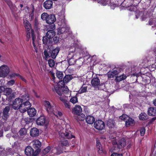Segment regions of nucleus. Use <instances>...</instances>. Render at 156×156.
Here are the masks:
<instances>
[{
    "instance_id": "27",
    "label": "nucleus",
    "mask_w": 156,
    "mask_h": 156,
    "mask_svg": "<svg viewBox=\"0 0 156 156\" xmlns=\"http://www.w3.org/2000/svg\"><path fill=\"white\" fill-rule=\"evenodd\" d=\"M86 122L89 124H92L95 121L94 117L91 115H88L86 119Z\"/></svg>"
},
{
    "instance_id": "14",
    "label": "nucleus",
    "mask_w": 156,
    "mask_h": 156,
    "mask_svg": "<svg viewBox=\"0 0 156 156\" xmlns=\"http://www.w3.org/2000/svg\"><path fill=\"white\" fill-rule=\"evenodd\" d=\"M31 34L32 41V44L34 46V49L35 52L36 53H37L39 51V48L37 44L36 43L35 41L36 37V36L34 35L33 32H31Z\"/></svg>"
},
{
    "instance_id": "59",
    "label": "nucleus",
    "mask_w": 156,
    "mask_h": 156,
    "mask_svg": "<svg viewBox=\"0 0 156 156\" xmlns=\"http://www.w3.org/2000/svg\"><path fill=\"white\" fill-rule=\"evenodd\" d=\"M96 146H101V144L99 140H96Z\"/></svg>"
},
{
    "instance_id": "39",
    "label": "nucleus",
    "mask_w": 156,
    "mask_h": 156,
    "mask_svg": "<svg viewBox=\"0 0 156 156\" xmlns=\"http://www.w3.org/2000/svg\"><path fill=\"white\" fill-rule=\"evenodd\" d=\"M4 94L5 95H7L10 94L12 92V90L10 88H6L4 89Z\"/></svg>"
},
{
    "instance_id": "57",
    "label": "nucleus",
    "mask_w": 156,
    "mask_h": 156,
    "mask_svg": "<svg viewBox=\"0 0 156 156\" xmlns=\"http://www.w3.org/2000/svg\"><path fill=\"white\" fill-rule=\"evenodd\" d=\"M111 156H122V154L113 153L111 155Z\"/></svg>"
},
{
    "instance_id": "41",
    "label": "nucleus",
    "mask_w": 156,
    "mask_h": 156,
    "mask_svg": "<svg viewBox=\"0 0 156 156\" xmlns=\"http://www.w3.org/2000/svg\"><path fill=\"white\" fill-rule=\"evenodd\" d=\"M126 76L123 74L121 76L116 77L115 80L116 81L119 82L125 79L126 78Z\"/></svg>"
},
{
    "instance_id": "11",
    "label": "nucleus",
    "mask_w": 156,
    "mask_h": 156,
    "mask_svg": "<svg viewBox=\"0 0 156 156\" xmlns=\"http://www.w3.org/2000/svg\"><path fill=\"white\" fill-rule=\"evenodd\" d=\"M72 113L75 115H79L82 112L81 107L79 105H76L73 108Z\"/></svg>"
},
{
    "instance_id": "30",
    "label": "nucleus",
    "mask_w": 156,
    "mask_h": 156,
    "mask_svg": "<svg viewBox=\"0 0 156 156\" xmlns=\"http://www.w3.org/2000/svg\"><path fill=\"white\" fill-rule=\"evenodd\" d=\"M87 86L86 84H83L79 91V93L82 94L87 91Z\"/></svg>"
},
{
    "instance_id": "49",
    "label": "nucleus",
    "mask_w": 156,
    "mask_h": 156,
    "mask_svg": "<svg viewBox=\"0 0 156 156\" xmlns=\"http://www.w3.org/2000/svg\"><path fill=\"white\" fill-rule=\"evenodd\" d=\"M111 2V0H104L103 2H101V3L103 5H105L107 4L110 3Z\"/></svg>"
},
{
    "instance_id": "55",
    "label": "nucleus",
    "mask_w": 156,
    "mask_h": 156,
    "mask_svg": "<svg viewBox=\"0 0 156 156\" xmlns=\"http://www.w3.org/2000/svg\"><path fill=\"white\" fill-rule=\"evenodd\" d=\"M155 22L154 20L153 19H150L149 21V24L150 25H152Z\"/></svg>"
},
{
    "instance_id": "36",
    "label": "nucleus",
    "mask_w": 156,
    "mask_h": 156,
    "mask_svg": "<svg viewBox=\"0 0 156 156\" xmlns=\"http://www.w3.org/2000/svg\"><path fill=\"white\" fill-rule=\"evenodd\" d=\"M66 27L59 28L57 29V34H60L63 33L66 31Z\"/></svg>"
},
{
    "instance_id": "28",
    "label": "nucleus",
    "mask_w": 156,
    "mask_h": 156,
    "mask_svg": "<svg viewBox=\"0 0 156 156\" xmlns=\"http://www.w3.org/2000/svg\"><path fill=\"white\" fill-rule=\"evenodd\" d=\"M55 34V33L53 30H49L47 32L46 36H47L48 38L51 39L53 38Z\"/></svg>"
},
{
    "instance_id": "31",
    "label": "nucleus",
    "mask_w": 156,
    "mask_h": 156,
    "mask_svg": "<svg viewBox=\"0 0 156 156\" xmlns=\"http://www.w3.org/2000/svg\"><path fill=\"white\" fill-rule=\"evenodd\" d=\"M23 23L25 27V29L28 30V31H29V30L31 28L30 24L29 21L26 19L23 20Z\"/></svg>"
},
{
    "instance_id": "19",
    "label": "nucleus",
    "mask_w": 156,
    "mask_h": 156,
    "mask_svg": "<svg viewBox=\"0 0 156 156\" xmlns=\"http://www.w3.org/2000/svg\"><path fill=\"white\" fill-rule=\"evenodd\" d=\"M63 150L61 147L58 145L57 147H55L54 148H51V152L52 153L57 154H59L62 153Z\"/></svg>"
},
{
    "instance_id": "1",
    "label": "nucleus",
    "mask_w": 156,
    "mask_h": 156,
    "mask_svg": "<svg viewBox=\"0 0 156 156\" xmlns=\"http://www.w3.org/2000/svg\"><path fill=\"white\" fill-rule=\"evenodd\" d=\"M59 134L60 137V139L61 141L62 146L59 145L61 147V148L63 149V146H67L69 145V143L67 140L64 141V139H70L72 138H74V136H73L71 133V132L67 130L65 132H59Z\"/></svg>"
},
{
    "instance_id": "47",
    "label": "nucleus",
    "mask_w": 156,
    "mask_h": 156,
    "mask_svg": "<svg viewBox=\"0 0 156 156\" xmlns=\"http://www.w3.org/2000/svg\"><path fill=\"white\" fill-rule=\"evenodd\" d=\"M107 75L109 78H114L115 76V74H113L112 71L108 72L107 73Z\"/></svg>"
},
{
    "instance_id": "53",
    "label": "nucleus",
    "mask_w": 156,
    "mask_h": 156,
    "mask_svg": "<svg viewBox=\"0 0 156 156\" xmlns=\"http://www.w3.org/2000/svg\"><path fill=\"white\" fill-rule=\"evenodd\" d=\"M19 74L18 73H13L10 75V76L11 78H14L16 76H18Z\"/></svg>"
},
{
    "instance_id": "62",
    "label": "nucleus",
    "mask_w": 156,
    "mask_h": 156,
    "mask_svg": "<svg viewBox=\"0 0 156 156\" xmlns=\"http://www.w3.org/2000/svg\"><path fill=\"white\" fill-rule=\"evenodd\" d=\"M12 137L15 139H17L18 138V135L17 134L14 135L12 136Z\"/></svg>"
},
{
    "instance_id": "61",
    "label": "nucleus",
    "mask_w": 156,
    "mask_h": 156,
    "mask_svg": "<svg viewBox=\"0 0 156 156\" xmlns=\"http://www.w3.org/2000/svg\"><path fill=\"white\" fill-rule=\"evenodd\" d=\"M112 144L113 145H114V146H117V144H118V143H117V142H116V141L114 140L112 141Z\"/></svg>"
},
{
    "instance_id": "17",
    "label": "nucleus",
    "mask_w": 156,
    "mask_h": 156,
    "mask_svg": "<svg viewBox=\"0 0 156 156\" xmlns=\"http://www.w3.org/2000/svg\"><path fill=\"white\" fill-rule=\"evenodd\" d=\"M33 146V147L36 149V150H38L40 152L39 148L41 146V143L38 140H34L32 141Z\"/></svg>"
},
{
    "instance_id": "13",
    "label": "nucleus",
    "mask_w": 156,
    "mask_h": 156,
    "mask_svg": "<svg viewBox=\"0 0 156 156\" xmlns=\"http://www.w3.org/2000/svg\"><path fill=\"white\" fill-rule=\"evenodd\" d=\"M74 57V54L72 52L70 53L68 56V58L69 59H68V62L70 65H73L75 63V60Z\"/></svg>"
},
{
    "instance_id": "7",
    "label": "nucleus",
    "mask_w": 156,
    "mask_h": 156,
    "mask_svg": "<svg viewBox=\"0 0 156 156\" xmlns=\"http://www.w3.org/2000/svg\"><path fill=\"white\" fill-rule=\"evenodd\" d=\"M44 105L45 109L48 114L53 113L55 115H57L55 114L53 112V106L51 105L49 101L46 100L44 101Z\"/></svg>"
},
{
    "instance_id": "54",
    "label": "nucleus",
    "mask_w": 156,
    "mask_h": 156,
    "mask_svg": "<svg viewBox=\"0 0 156 156\" xmlns=\"http://www.w3.org/2000/svg\"><path fill=\"white\" fill-rule=\"evenodd\" d=\"M97 148L98 149V152L99 153H101L102 151V148L101 146H97Z\"/></svg>"
},
{
    "instance_id": "12",
    "label": "nucleus",
    "mask_w": 156,
    "mask_h": 156,
    "mask_svg": "<svg viewBox=\"0 0 156 156\" xmlns=\"http://www.w3.org/2000/svg\"><path fill=\"white\" fill-rule=\"evenodd\" d=\"M92 86L95 88H97L100 85V80L98 77L93 78L91 81Z\"/></svg>"
},
{
    "instance_id": "51",
    "label": "nucleus",
    "mask_w": 156,
    "mask_h": 156,
    "mask_svg": "<svg viewBox=\"0 0 156 156\" xmlns=\"http://www.w3.org/2000/svg\"><path fill=\"white\" fill-rule=\"evenodd\" d=\"M15 82V80H12L8 81L7 84L9 85L12 86L14 84Z\"/></svg>"
},
{
    "instance_id": "6",
    "label": "nucleus",
    "mask_w": 156,
    "mask_h": 156,
    "mask_svg": "<svg viewBox=\"0 0 156 156\" xmlns=\"http://www.w3.org/2000/svg\"><path fill=\"white\" fill-rule=\"evenodd\" d=\"M36 123L38 125L47 126L48 124V122L44 116L41 115L37 119Z\"/></svg>"
},
{
    "instance_id": "29",
    "label": "nucleus",
    "mask_w": 156,
    "mask_h": 156,
    "mask_svg": "<svg viewBox=\"0 0 156 156\" xmlns=\"http://www.w3.org/2000/svg\"><path fill=\"white\" fill-rule=\"evenodd\" d=\"M85 115L81 113L79 115H77L75 119L77 121H83L85 119Z\"/></svg>"
},
{
    "instance_id": "34",
    "label": "nucleus",
    "mask_w": 156,
    "mask_h": 156,
    "mask_svg": "<svg viewBox=\"0 0 156 156\" xmlns=\"http://www.w3.org/2000/svg\"><path fill=\"white\" fill-rule=\"evenodd\" d=\"M42 41L43 43L46 45H48V44H49L51 42L50 38H48L46 36L43 37Z\"/></svg>"
},
{
    "instance_id": "50",
    "label": "nucleus",
    "mask_w": 156,
    "mask_h": 156,
    "mask_svg": "<svg viewBox=\"0 0 156 156\" xmlns=\"http://www.w3.org/2000/svg\"><path fill=\"white\" fill-rule=\"evenodd\" d=\"M145 132V129L144 128L142 127L140 129V134L141 136H143L144 135Z\"/></svg>"
},
{
    "instance_id": "38",
    "label": "nucleus",
    "mask_w": 156,
    "mask_h": 156,
    "mask_svg": "<svg viewBox=\"0 0 156 156\" xmlns=\"http://www.w3.org/2000/svg\"><path fill=\"white\" fill-rule=\"evenodd\" d=\"M21 99L22 102L28 101L29 100V96L28 94H25L21 96Z\"/></svg>"
},
{
    "instance_id": "8",
    "label": "nucleus",
    "mask_w": 156,
    "mask_h": 156,
    "mask_svg": "<svg viewBox=\"0 0 156 156\" xmlns=\"http://www.w3.org/2000/svg\"><path fill=\"white\" fill-rule=\"evenodd\" d=\"M10 110L9 106H6L3 109L1 122H4L6 121L9 115V112Z\"/></svg>"
},
{
    "instance_id": "20",
    "label": "nucleus",
    "mask_w": 156,
    "mask_h": 156,
    "mask_svg": "<svg viewBox=\"0 0 156 156\" xmlns=\"http://www.w3.org/2000/svg\"><path fill=\"white\" fill-rule=\"evenodd\" d=\"M125 123L126 126L128 127L134 125L135 123V122L133 119L129 117L127 120L125 121Z\"/></svg>"
},
{
    "instance_id": "58",
    "label": "nucleus",
    "mask_w": 156,
    "mask_h": 156,
    "mask_svg": "<svg viewBox=\"0 0 156 156\" xmlns=\"http://www.w3.org/2000/svg\"><path fill=\"white\" fill-rule=\"evenodd\" d=\"M51 25L50 26V27L51 29H54L55 28V25L54 24H51Z\"/></svg>"
},
{
    "instance_id": "16",
    "label": "nucleus",
    "mask_w": 156,
    "mask_h": 156,
    "mask_svg": "<svg viewBox=\"0 0 156 156\" xmlns=\"http://www.w3.org/2000/svg\"><path fill=\"white\" fill-rule=\"evenodd\" d=\"M53 2L51 0H48L44 3V7L47 9H51L52 7Z\"/></svg>"
},
{
    "instance_id": "25",
    "label": "nucleus",
    "mask_w": 156,
    "mask_h": 156,
    "mask_svg": "<svg viewBox=\"0 0 156 156\" xmlns=\"http://www.w3.org/2000/svg\"><path fill=\"white\" fill-rule=\"evenodd\" d=\"M148 114L149 115L154 116L156 115V108L154 107H150L148 111Z\"/></svg>"
},
{
    "instance_id": "23",
    "label": "nucleus",
    "mask_w": 156,
    "mask_h": 156,
    "mask_svg": "<svg viewBox=\"0 0 156 156\" xmlns=\"http://www.w3.org/2000/svg\"><path fill=\"white\" fill-rule=\"evenodd\" d=\"M55 89L56 93L60 96L62 95L63 93H67V92L66 91V89H64V88L62 89L60 88H58V87H55Z\"/></svg>"
},
{
    "instance_id": "64",
    "label": "nucleus",
    "mask_w": 156,
    "mask_h": 156,
    "mask_svg": "<svg viewBox=\"0 0 156 156\" xmlns=\"http://www.w3.org/2000/svg\"><path fill=\"white\" fill-rule=\"evenodd\" d=\"M153 104L154 105L156 106V99H155L153 101Z\"/></svg>"
},
{
    "instance_id": "42",
    "label": "nucleus",
    "mask_w": 156,
    "mask_h": 156,
    "mask_svg": "<svg viewBox=\"0 0 156 156\" xmlns=\"http://www.w3.org/2000/svg\"><path fill=\"white\" fill-rule=\"evenodd\" d=\"M44 58L46 60H47V59L51 57V55L50 54V53L49 52H48L47 50H44Z\"/></svg>"
},
{
    "instance_id": "63",
    "label": "nucleus",
    "mask_w": 156,
    "mask_h": 156,
    "mask_svg": "<svg viewBox=\"0 0 156 156\" xmlns=\"http://www.w3.org/2000/svg\"><path fill=\"white\" fill-rule=\"evenodd\" d=\"M3 85V84H2V81L1 80H0V88H4L2 87Z\"/></svg>"
},
{
    "instance_id": "18",
    "label": "nucleus",
    "mask_w": 156,
    "mask_h": 156,
    "mask_svg": "<svg viewBox=\"0 0 156 156\" xmlns=\"http://www.w3.org/2000/svg\"><path fill=\"white\" fill-rule=\"evenodd\" d=\"M39 134V131L36 128H31L30 130V135L33 137L38 136Z\"/></svg>"
},
{
    "instance_id": "56",
    "label": "nucleus",
    "mask_w": 156,
    "mask_h": 156,
    "mask_svg": "<svg viewBox=\"0 0 156 156\" xmlns=\"http://www.w3.org/2000/svg\"><path fill=\"white\" fill-rule=\"evenodd\" d=\"M31 34L30 32H28L27 33V41H28L29 40V39L30 37Z\"/></svg>"
},
{
    "instance_id": "3",
    "label": "nucleus",
    "mask_w": 156,
    "mask_h": 156,
    "mask_svg": "<svg viewBox=\"0 0 156 156\" xmlns=\"http://www.w3.org/2000/svg\"><path fill=\"white\" fill-rule=\"evenodd\" d=\"M10 72V69L7 65H3L0 67V77L5 78Z\"/></svg>"
},
{
    "instance_id": "15",
    "label": "nucleus",
    "mask_w": 156,
    "mask_h": 156,
    "mask_svg": "<svg viewBox=\"0 0 156 156\" xmlns=\"http://www.w3.org/2000/svg\"><path fill=\"white\" fill-rule=\"evenodd\" d=\"M65 82L63 80H61L59 81L57 85L55 87L62 89L64 88V89H66V91L67 92V93H69V90L66 86L65 87Z\"/></svg>"
},
{
    "instance_id": "5",
    "label": "nucleus",
    "mask_w": 156,
    "mask_h": 156,
    "mask_svg": "<svg viewBox=\"0 0 156 156\" xmlns=\"http://www.w3.org/2000/svg\"><path fill=\"white\" fill-rule=\"evenodd\" d=\"M31 106V104L29 101L22 102L19 109V111L21 113L26 112Z\"/></svg>"
},
{
    "instance_id": "26",
    "label": "nucleus",
    "mask_w": 156,
    "mask_h": 156,
    "mask_svg": "<svg viewBox=\"0 0 156 156\" xmlns=\"http://www.w3.org/2000/svg\"><path fill=\"white\" fill-rule=\"evenodd\" d=\"M59 51V48L58 47L56 48L55 49L52 51L51 54V57L53 59L55 58Z\"/></svg>"
},
{
    "instance_id": "35",
    "label": "nucleus",
    "mask_w": 156,
    "mask_h": 156,
    "mask_svg": "<svg viewBox=\"0 0 156 156\" xmlns=\"http://www.w3.org/2000/svg\"><path fill=\"white\" fill-rule=\"evenodd\" d=\"M122 70V69L120 68H115L112 71L113 74L116 75H118Z\"/></svg>"
},
{
    "instance_id": "46",
    "label": "nucleus",
    "mask_w": 156,
    "mask_h": 156,
    "mask_svg": "<svg viewBox=\"0 0 156 156\" xmlns=\"http://www.w3.org/2000/svg\"><path fill=\"white\" fill-rule=\"evenodd\" d=\"M51 150V147L48 146L43 150L42 153L43 155H45L48 153Z\"/></svg>"
},
{
    "instance_id": "9",
    "label": "nucleus",
    "mask_w": 156,
    "mask_h": 156,
    "mask_svg": "<svg viewBox=\"0 0 156 156\" xmlns=\"http://www.w3.org/2000/svg\"><path fill=\"white\" fill-rule=\"evenodd\" d=\"M22 102L20 98H16L13 101L12 105V107L15 110L19 109Z\"/></svg>"
},
{
    "instance_id": "10",
    "label": "nucleus",
    "mask_w": 156,
    "mask_h": 156,
    "mask_svg": "<svg viewBox=\"0 0 156 156\" xmlns=\"http://www.w3.org/2000/svg\"><path fill=\"white\" fill-rule=\"evenodd\" d=\"M95 128L98 130H102L105 127L104 122L101 120L96 121L94 123Z\"/></svg>"
},
{
    "instance_id": "52",
    "label": "nucleus",
    "mask_w": 156,
    "mask_h": 156,
    "mask_svg": "<svg viewBox=\"0 0 156 156\" xmlns=\"http://www.w3.org/2000/svg\"><path fill=\"white\" fill-rule=\"evenodd\" d=\"M53 40L55 43H58L59 41V38L58 37L56 36L53 38Z\"/></svg>"
},
{
    "instance_id": "4",
    "label": "nucleus",
    "mask_w": 156,
    "mask_h": 156,
    "mask_svg": "<svg viewBox=\"0 0 156 156\" xmlns=\"http://www.w3.org/2000/svg\"><path fill=\"white\" fill-rule=\"evenodd\" d=\"M39 153V151L34 149L30 146L27 147L25 149V153L27 156H36Z\"/></svg>"
},
{
    "instance_id": "32",
    "label": "nucleus",
    "mask_w": 156,
    "mask_h": 156,
    "mask_svg": "<svg viewBox=\"0 0 156 156\" xmlns=\"http://www.w3.org/2000/svg\"><path fill=\"white\" fill-rule=\"evenodd\" d=\"M73 79V77L71 75H66L63 78V81L66 83L69 82Z\"/></svg>"
},
{
    "instance_id": "43",
    "label": "nucleus",
    "mask_w": 156,
    "mask_h": 156,
    "mask_svg": "<svg viewBox=\"0 0 156 156\" xmlns=\"http://www.w3.org/2000/svg\"><path fill=\"white\" fill-rule=\"evenodd\" d=\"M139 118L140 119L142 120L147 119V117L146 114L144 113H141L140 115Z\"/></svg>"
},
{
    "instance_id": "21",
    "label": "nucleus",
    "mask_w": 156,
    "mask_h": 156,
    "mask_svg": "<svg viewBox=\"0 0 156 156\" xmlns=\"http://www.w3.org/2000/svg\"><path fill=\"white\" fill-rule=\"evenodd\" d=\"M59 99L62 102L66 108L68 109H70L71 108L70 103L67 100L62 97H60Z\"/></svg>"
},
{
    "instance_id": "33",
    "label": "nucleus",
    "mask_w": 156,
    "mask_h": 156,
    "mask_svg": "<svg viewBox=\"0 0 156 156\" xmlns=\"http://www.w3.org/2000/svg\"><path fill=\"white\" fill-rule=\"evenodd\" d=\"M27 133L26 129L25 128H22L19 131V134L21 137H22L26 134Z\"/></svg>"
},
{
    "instance_id": "22",
    "label": "nucleus",
    "mask_w": 156,
    "mask_h": 156,
    "mask_svg": "<svg viewBox=\"0 0 156 156\" xmlns=\"http://www.w3.org/2000/svg\"><path fill=\"white\" fill-rule=\"evenodd\" d=\"M126 143L125 139L123 138L120 139L117 144V147L119 148H121L124 147L126 145Z\"/></svg>"
},
{
    "instance_id": "2",
    "label": "nucleus",
    "mask_w": 156,
    "mask_h": 156,
    "mask_svg": "<svg viewBox=\"0 0 156 156\" xmlns=\"http://www.w3.org/2000/svg\"><path fill=\"white\" fill-rule=\"evenodd\" d=\"M41 19L49 24H53L55 22L56 18L55 15H49L46 13H43L41 16Z\"/></svg>"
},
{
    "instance_id": "37",
    "label": "nucleus",
    "mask_w": 156,
    "mask_h": 156,
    "mask_svg": "<svg viewBox=\"0 0 156 156\" xmlns=\"http://www.w3.org/2000/svg\"><path fill=\"white\" fill-rule=\"evenodd\" d=\"M56 77L59 79H62L63 78L64 74L62 72L57 71L56 73Z\"/></svg>"
},
{
    "instance_id": "40",
    "label": "nucleus",
    "mask_w": 156,
    "mask_h": 156,
    "mask_svg": "<svg viewBox=\"0 0 156 156\" xmlns=\"http://www.w3.org/2000/svg\"><path fill=\"white\" fill-rule=\"evenodd\" d=\"M70 101L73 104H75L78 102V98L76 96H72L70 99Z\"/></svg>"
},
{
    "instance_id": "48",
    "label": "nucleus",
    "mask_w": 156,
    "mask_h": 156,
    "mask_svg": "<svg viewBox=\"0 0 156 156\" xmlns=\"http://www.w3.org/2000/svg\"><path fill=\"white\" fill-rule=\"evenodd\" d=\"M129 117L127 115L124 114L122 115V116H120L119 117V118L120 119L123 120L125 121L128 118H129Z\"/></svg>"
},
{
    "instance_id": "44",
    "label": "nucleus",
    "mask_w": 156,
    "mask_h": 156,
    "mask_svg": "<svg viewBox=\"0 0 156 156\" xmlns=\"http://www.w3.org/2000/svg\"><path fill=\"white\" fill-rule=\"evenodd\" d=\"M48 64L50 67H53L55 66V62L54 60L50 59L48 61Z\"/></svg>"
},
{
    "instance_id": "45",
    "label": "nucleus",
    "mask_w": 156,
    "mask_h": 156,
    "mask_svg": "<svg viewBox=\"0 0 156 156\" xmlns=\"http://www.w3.org/2000/svg\"><path fill=\"white\" fill-rule=\"evenodd\" d=\"M115 122L112 119H110L107 123V125L109 127H114Z\"/></svg>"
},
{
    "instance_id": "24",
    "label": "nucleus",
    "mask_w": 156,
    "mask_h": 156,
    "mask_svg": "<svg viewBox=\"0 0 156 156\" xmlns=\"http://www.w3.org/2000/svg\"><path fill=\"white\" fill-rule=\"evenodd\" d=\"M27 111L28 115L31 117L34 116L37 113L36 109L33 108H29Z\"/></svg>"
},
{
    "instance_id": "60",
    "label": "nucleus",
    "mask_w": 156,
    "mask_h": 156,
    "mask_svg": "<svg viewBox=\"0 0 156 156\" xmlns=\"http://www.w3.org/2000/svg\"><path fill=\"white\" fill-rule=\"evenodd\" d=\"M18 76L23 81H24L25 82H26V79H25V78L23 77L22 76H20V75H19V76Z\"/></svg>"
}]
</instances>
